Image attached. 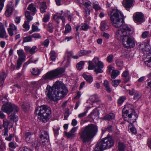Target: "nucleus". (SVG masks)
Returning <instances> with one entry per match:
<instances>
[{
	"mask_svg": "<svg viewBox=\"0 0 151 151\" xmlns=\"http://www.w3.org/2000/svg\"><path fill=\"white\" fill-rule=\"evenodd\" d=\"M131 31L127 25H124L115 32V37L119 40H122L123 46L127 48L133 47L135 45L134 39L130 36Z\"/></svg>",
	"mask_w": 151,
	"mask_h": 151,
	"instance_id": "1",
	"label": "nucleus"
},
{
	"mask_svg": "<svg viewBox=\"0 0 151 151\" xmlns=\"http://www.w3.org/2000/svg\"><path fill=\"white\" fill-rule=\"evenodd\" d=\"M98 131L97 127L90 124L82 129L79 133L80 139L84 143L90 141L95 135Z\"/></svg>",
	"mask_w": 151,
	"mask_h": 151,
	"instance_id": "2",
	"label": "nucleus"
},
{
	"mask_svg": "<svg viewBox=\"0 0 151 151\" xmlns=\"http://www.w3.org/2000/svg\"><path fill=\"white\" fill-rule=\"evenodd\" d=\"M122 116L124 120L131 124L135 122L138 117L133 106L130 104L125 105L122 110Z\"/></svg>",
	"mask_w": 151,
	"mask_h": 151,
	"instance_id": "3",
	"label": "nucleus"
},
{
	"mask_svg": "<svg viewBox=\"0 0 151 151\" xmlns=\"http://www.w3.org/2000/svg\"><path fill=\"white\" fill-rule=\"evenodd\" d=\"M110 19L113 26L116 28L121 29L122 26L126 24H123L124 17L121 12L117 9L112 10L110 14Z\"/></svg>",
	"mask_w": 151,
	"mask_h": 151,
	"instance_id": "4",
	"label": "nucleus"
},
{
	"mask_svg": "<svg viewBox=\"0 0 151 151\" xmlns=\"http://www.w3.org/2000/svg\"><path fill=\"white\" fill-rule=\"evenodd\" d=\"M54 97L59 100L64 97L68 93V90L66 86L61 82L57 81L54 84Z\"/></svg>",
	"mask_w": 151,
	"mask_h": 151,
	"instance_id": "5",
	"label": "nucleus"
},
{
	"mask_svg": "<svg viewBox=\"0 0 151 151\" xmlns=\"http://www.w3.org/2000/svg\"><path fill=\"white\" fill-rule=\"evenodd\" d=\"M36 114H38V119L43 122H47L51 114V108L47 106H43L37 108L36 110Z\"/></svg>",
	"mask_w": 151,
	"mask_h": 151,
	"instance_id": "6",
	"label": "nucleus"
},
{
	"mask_svg": "<svg viewBox=\"0 0 151 151\" xmlns=\"http://www.w3.org/2000/svg\"><path fill=\"white\" fill-rule=\"evenodd\" d=\"M114 141L111 137H106L103 139L96 145L95 150L96 151H103L110 148L114 145Z\"/></svg>",
	"mask_w": 151,
	"mask_h": 151,
	"instance_id": "7",
	"label": "nucleus"
},
{
	"mask_svg": "<svg viewBox=\"0 0 151 151\" xmlns=\"http://www.w3.org/2000/svg\"><path fill=\"white\" fill-rule=\"evenodd\" d=\"M139 46L140 49L142 50L144 54H147L144 59L145 64L151 68V51L150 46L146 43L140 44Z\"/></svg>",
	"mask_w": 151,
	"mask_h": 151,
	"instance_id": "8",
	"label": "nucleus"
},
{
	"mask_svg": "<svg viewBox=\"0 0 151 151\" xmlns=\"http://www.w3.org/2000/svg\"><path fill=\"white\" fill-rule=\"evenodd\" d=\"M65 69L63 68H58L47 73L42 77L43 79H51L53 78L60 77L65 72Z\"/></svg>",
	"mask_w": 151,
	"mask_h": 151,
	"instance_id": "9",
	"label": "nucleus"
},
{
	"mask_svg": "<svg viewBox=\"0 0 151 151\" xmlns=\"http://www.w3.org/2000/svg\"><path fill=\"white\" fill-rule=\"evenodd\" d=\"M1 109L3 111L6 113L8 115H9L12 112H14V113L18 112L19 110V109L17 106L10 103L6 105H3Z\"/></svg>",
	"mask_w": 151,
	"mask_h": 151,
	"instance_id": "10",
	"label": "nucleus"
},
{
	"mask_svg": "<svg viewBox=\"0 0 151 151\" xmlns=\"http://www.w3.org/2000/svg\"><path fill=\"white\" fill-rule=\"evenodd\" d=\"M17 53L19 56V58L17 61L16 69L18 70L21 67L22 62L25 60L26 56L24 51L22 49L17 50Z\"/></svg>",
	"mask_w": 151,
	"mask_h": 151,
	"instance_id": "11",
	"label": "nucleus"
},
{
	"mask_svg": "<svg viewBox=\"0 0 151 151\" xmlns=\"http://www.w3.org/2000/svg\"><path fill=\"white\" fill-rule=\"evenodd\" d=\"M93 62L95 64L94 71L97 74L102 73L103 70L102 69L104 67L103 63L99 61V58L96 57L94 58Z\"/></svg>",
	"mask_w": 151,
	"mask_h": 151,
	"instance_id": "12",
	"label": "nucleus"
},
{
	"mask_svg": "<svg viewBox=\"0 0 151 151\" xmlns=\"http://www.w3.org/2000/svg\"><path fill=\"white\" fill-rule=\"evenodd\" d=\"M133 19L136 23H141L145 21L144 16L141 13H137L134 14L133 16Z\"/></svg>",
	"mask_w": 151,
	"mask_h": 151,
	"instance_id": "13",
	"label": "nucleus"
},
{
	"mask_svg": "<svg viewBox=\"0 0 151 151\" xmlns=\"http://www.w3.org/2000/svg\"><path fill=\"white\" fill-rule=\"evenodd\" d=\"M134 2V0H123L122 5L127 10L129 11L130 8L133 6Z\"/></svg>",
	"mask_w": 151,
	"mask_h": 151,
	"instance_id": "14",
	"label": "nucleus"
},
{
	"mask_svg": "<svg viewBox=\"0 0 151 151\" xmlns=\"http://www.w3.org/2000/svg\"><path fill=\"white\" fill-rule=\"evenodd\" d=\"M54 85L53 87H51L49 85H47L46 89V92L47 96L51 99H53L54 97V94L52 93V91H54Z\"/></svg>",
	"mask_w": 151,
	"mask_h": 151,
	"instance_id": "15",
	"label": "nucleus"
},
{
	"mask_svg": "<svg viewBox=\"0 0 151 151\" xmlns=\"http://www.w3.org/2000/svg\"><path fill=\"white\" fill-rule=\"evenodd\" d=\"M53 18L57 23H59L60 22L59 19H61L63 23L64 24H65V20L62 13H57V14L54 15Z\"/></svg>",
	"mask_w": 151,
	"mask_h": 151,
	"instance_id": "16",
	"label": "nucleus"
},
{
	"mask_svg": "<svg viewBox=\"0 0 151 151\" xmlns=\"http://www.w3.org/2000/svg\"><path fill=\"white\" fill-rule=\"evenodd\" d=\"M129 94L131 95H134L133 99L134 100H138L141 97V95L139 93L134 89L129 90Z\"/></svg>",
	"mask_w": 151,
	"mask_h": 151,
	"instance_id": "17",
	"label": "nucleus"
},
{
	"mask_svg": "<svg viewBox=\"0 0 151 151\" xmlns=\"http://www.w3.org/2000/svg\"><path fill=\"white\" fill-rule=\"evenodd\" d=\"M99 112L97 109L93 110L91 113L88 115L89 118H92L93 119H97L99 116Z\"/></svg>",
	"mask_w": 151,
	"mask_h": 151,
	"instance_id": "18",
	"label": "nucleus"
},
{
	"mask_svg": "<svg viewBox=\"0 0 151 151\" xmlns=\"http://www.w3.org/2000/svg\"><path fill=\"white\" fill-rule=\"evenodd\" d=\"M33 133L31 132H27L25 133V138L26 141L28 143H30L32 140Z\"/></svg>",
	"mask_w": 151,
	"mask_h": 151,
	"instance_id": "19",
	"label": "nucleus"
},
{
	"mask_svg": "<svg viewBox=\"0 0 151 151\" xmlns=\"http://www.w3.org/2000/svg\"><path fill=\"white\" fill-rule=\"evenodd\" d=\"M49 137L48 134L46 132H44L43 134L40 135V137L41 140H42V143L43 145H45V142L46 141H48Z\"/></svg>",
	"mask_w": 151,
	"mask_h": 151,
	"instance_id": "20",
	"label": "nucleus"
},
{
	"mask_svg": "<svg viewBox=\"0 0 151 151\" xmlns=\"http://www.w3.org/2000/svg\"><path fill=\"white\" fill-rule=\"evenodd\" d=\"M6 77V73L2 71L0 73V86H3L5 78Z\"/></svg>",
	"mask_w": 151,
	"mask_h": 151,
	"instance_id": "21",
	"label": "nucleus"
},
{
	"mask_svg": "<svg viewBox=\"0 0 151 151\" xmlns=\"http://www.w3.org/2000/svg\"><path fill=\"white\" fill-rule=\"evenodd\" d=\"M100 28L101 30L103 31L108 29L109 27L107 23L105 21H104L101 22Z\"/></svg>",
	"mask_w": 151,
	"mask_h": 151,
	"instance_id": "22",
	"label": "nucleus"
},
{
	"mask_svg": "<svg viewBox=\"0 0 151 151\" xmlns=\"http://www.w3.org/2000/svg\"><path fill=\"white\" fill-rule=\"evenodd\" d=\"M14 8H12L10 7H7L5 13V15L7 17H9L12 14Z\"/></svg>",
	"mask_w": 151,
	"mask_h": 151,
	"instance_id": "23",
	"label": "nucleus"
},
{
	"mask_svg": "<svg viewBox=\"0 0 151 151\" xmlns=\"http://www.w3.org/2000/svg\"><path fill=\"white\" fill-rule=\"evenodd\" d=\"M89 100L93 103H97L100 101L98 97L96 95H93L91 96Z\"/></svg>",
	"mask_w": 151,
	"mask_h": 151,
	"instance_id": "24",
	"label": "nucleus"
},
{
	"mask_svg": "<svg viewBox=\"0 0 151 151\" xmlns=\"http://www.w3.org/2000/svg\"><path fill=\"white\" fill-rule=\"evenodd\" d=\"M47 8L46 4L45 2H42L40 4V10L41 12L43 13L46 12Z\"/></svg>",
	"mask_w": 151,
	"mask_h": 151,
	"instance_id": "25",
	"label": "nucleus"
},
{
	"mask_svg": "<svg viewBox=\"0 0 151 151\" xmlns=\"http://www.w3.org/2000/svg\"><path fill=\"white\" fill-rule=\"evenodd\" d=\"M25 17L27 20V21L30 22L33 19V17L31 15L30 12L28 11H26L25 12Z\"/></svg>",
	"mask_w": 151,
	"mask_h": 151,
	"instance_id": "26",
	"label": "nucleus"
},
{
	"mask_svg": "<svg viewBox=\"0 0 151 151\" xmlns=\"http://www.w3.org/2000/svg\"><path fill=\"white\" fill-rule=\"evenodd\" d=\"M27 9L33 12V13L34 15L35 14L37 11L35 7L33 4H31L29 5Z\"/></svg>",
	"mask_w": 151,
	"mask_h": 151,
	"instance_id": "27",
	"label": "nucleus"
},
{
	"mask_svg": "<svg viewBox=\"0 0 151 151\" xmlns=\"http://www.w3.org/2000/svg\"><path fill=\"white\" fill-rule=\"evenodd\" d=\"M83 78L87 81L89 83H91L93 81V77L90 76H88L85 73L83 74Z\"/></svg>",
	"mask_w": 151,
	"mask_h": 151,
	"instance_id": "28",
	"label": "nucleus"
},
{
	"mask_svg": "<svg viewBox=\"0 0 151 151\" xmlns=\"http://www.w3.org/2000/svg\"><path fill=\"white\" fill-rule=\"evenodd\" d=\"M104 85L105 87L106 90L107 92H110L111 91V90L109 87V82L107 80H106L104 81Z\"/></svg>",
	"mask_w": 151,
	"mask_h": 151,
	"instance_id": "29",
	"label": "nucleus"
},
{
	"mask_svg": "<svg viewBox=\"0 0 151 151\" xmlns=\"http://www.w3.org/2000/svg\"><path fill=\"white\" fill-rule=\"evenodd\" d=\"M22 107L23 111L26 112L29 109V104L28 103H23L22 105Z\"/></svg>",
	"mask_w": 151,
	"mask_h": 151,
	"instance_id": "30",
	"label": "nucleus"
},
{
	"mask_svg": "<svg viewBox=\"0 0 151 151\" xmlns=\"http://www.w3.org/2000/svg\"><path fill=\"white\" fill-rule=\"evenodd\" d=\"M29 22L25 21L23 25V27L24 29V31H28L30 28V25L29 24Z\"/></svg>",
	"mask_w": 151,
	"mask_h": 151,
	"instance_id": "31",
	"label": "nucleus"
},
{
	"mask_svg": "<svg viewBox=\"0 0 151 151\" xmlns=\"http://www.w3.org/2000/svg\"><path fill=\"white\" fill-rule=\"evenodd\" d=\"M120 74V72L117 70H114L112 71L111 77L112 78H115Z\"/></svg>",
	"mask_w": 151,
	"mask_h": 151,
	"instance_id": "32",
	"label": "nucleus"
},
{
	"mask_svg": "<svg viewBox=\"0 0 151 151\" xmlns=\"http://www.w3.org/2000/svg\"><path fill=\"white\" fill-rule=\"evenodd\" d=\"M90 28V27L86 23L81 24V30H82L84 31H86L88 29Z\"/></svg>",
	"mask_w": 151,
	"mask_h": 151,
	"instance_id": "33",
	"label": "nucleus"
},
{
	"mask_svg": "<svg viewBox=\"0 0 151 151\" xmlns=\"http://www.w3.org/2000/svg\"><path fill=\"white\" fill-rule=\"evenodd\" d=\"M122 76L123 77L125 78V81L126 82H127L129 80V73L128 71H124L122 73Z\"/></svg>",
	"mask_w": 151,
	"mask_h": 151,
	"instance_id": "34",
	"label": "nucleus"
},
{
	"mask_svg": "<svg viewBox=\"0 0 151 151\" xmlns=\"http://www.w3.org/2000/svg\"><path fill=\"white\" fill-rule=\"evenodd\" d=\"M84 62L83 61H81L78 63L76 65V67L78 70H80L83 68Z\"/></svg>",
	"mask_w": 151,
	"mask_h": 151,
	"instance_id": "35",
	"label": "nucleus"
},
{
	"mask_svg": "<svg viewBox=\"0 0 151 151\" xmlns=\"http://www.w3.org/2000/svg\"><path fill=\"white\" fill-rule=\"evenodd\" d=\"M10 122L6 119H4L3 120V126L4 128H8Z\"/></svg>",
	"mask_w": 151,
	"mask_h": 151,
	"instance_id": "36",
	"label": "nucleus"
},
{
	"mask_svg": "<svg viewBox=\"0 0 151 151\" xmlns=\"http://www.w3.org/2000/svg\"><path fill=\"white\" fill-rule=\"evenodd\" d=\"M91 51L90 50L87 51L86 50H81L79 53V56H82L85 55H87L90 53Z\"/></svg>",
	"mask_w": 151,
	"mask_h": 151,
	"instance_id": "37",
	"label": "nucleus"
},
{
	"mask_svg": "<svg viewBox=\"0 0 151 151\" xmlns=\"http://www.w3.org/2000/svg\"><path fill=\"white\" fill-rule=\"evenodd\" d=\"M114 115L113 113H110L106 115L105 116V118L106 119L110 120L114 119Z\"/></svg>",
	"mask_w": 151,
	"mask_h": 151,
	"instance_id": "38",
	"label": "nucleus"
},
{
	"mask_svg": "<svg viewBox=\"0 0 151 151\" xmlns=\"http://www.w3.org/2000/svg\"><path fill=\"white\" fill-rule=\"evenodd\" d=\"M50 55L51 60L52 61H55L56 57L55 52L54 51H51Z\"/></svg>",
	"mask_w": 151,
	"mask_h": 151,
	"instance_id": "39",
	"label": "nucleus"
},
{
	"mask_svg": "<svg viewBox=\"0 0 151 151\" xmlns=\"http://www.w3.org/2000/svg\"><path fill=\"white\" fill-rule=\"evenodd\" d=\"M7 35L5 29L0 31V37L4 38V37L6 38Z\"/></svg>",
	"mask_w": 151,
	"mask_h": 151,
	"instance_id": "40",
	"label": "nucleus"
},
{
	"mask_svg": "<svg viewBox=\"0 0 151 151\" xmlns=\"http://www.w3.org/2000/svg\"><path fill=\"white\" fill-rule=\"evenodd\" d=\"M32 73L34 75H37L40 73V71L37 68H33L31 71Z\"/></svg>",
	"mask_w": 151,
	"mask_h": 151,
	"instance_id": "41",
	"label": "nucleus"
},
{
	"mask_svg": "<svg viewBox=\"0 0 151 151\" xmlns=\"http://www.w3.org/2000/svg\"><path fill=\"white\" fill-rule=\"evenodd\" d=\"M9 117L10 119L14 121L15 122H16L18 120V117L17 116L15 115L14 114H12L9 116Z\"/></svg>",
	"mask_w": 151,
	"mask_h": 151,
	"instance_id": "42",
	"label": "nucleus"
},
{
	"mask_svg": "<svg viewBox=\"0 0 151 151\" xmlns=\"http://www.w3.org/2000/svg\"><path fill=\"white\" fill-rule=\"evenodd\" d=\"M50 18V14H47L44 15L42 21L45 22H47L49 21Z\"/></svg>",
	"mask_w": 151,
	"mask_h": 151,
	"instance_id": "43",
	"label": "nucleus"
},
{
	"mask_svg": "<svg viewBox=\"0 0 151 151\" xmlns=\"http://www.w3.org/2000/svg\"><path fill=\"white\" fill-rule=\"evenodd\" d=\"M32 36H29L24 37L23 40V41L24 42H26L31 41H32Z\"/></svg>",
	"mask_w": 151,
	"mask_h": 151,
	"instance_id": "44",
	"label": "nucleus"
},
{
	"mask_svg": "<svg viewBox=\"0 0 151 151\" xmlns=\"http://www.w3.org/2000/svg\"><path fill=\"white\" fill-rule=\"evenodd\" d=\"M66 136L68 138H72L75 136V134L73 133L70 131L66 134Z\"/></svg>",
	"mask_w": 151,
	"mask_h": 151,
	"instance_id": "45",
	"label": "nucleus"
},
{
	"mask_svg": "<svg viewBox=\"0 0 151 151\" xmlns=\"http://www.w3.org/2000/svg\"><path fill=\"white\" fill-rule=\"evenodd\" d=\"M120 81L118 80H114L112 82V85L114 87L117 86L119 84Z\"/></svg>",
	"mask_w": 151,
	"mask_h": 151,
	"instance_id": "46",
	"label": "nucleus"
},
{
	"mask_svg": "<svg viewBox=\"0 0 151 151\" xmlns=\"http://www.w3.org/2000/svg\"><path fill=\"white\" fill-rule=\"evenodd\" d=\"M125 148L124 145L121 142L119 143L118 149L120 151H123Z\"/></svg>",
	"mask_w": 151,
	"mask_h": 151,
	"instance_id": "47",
	"label": "nucleus"
},
{
	"mask_svg": "<svg viewBox=\"0 0 151 151\" xmlns=\"http://www.w3.org/2000/svg\"><path fill=\"white\" fill-rule=\"evenodd\" d=\"M116 65L118 67H121L123 66V62L121 60L118 59L116 60Z\"/></svg>",
	"mask_w": 151,
	"mask_h": 151,
	"instance_id": "48",
	"label": "nucleus"
},
{
	"mask_svg": "<svg viewBox=\"0 0 151 151\" xmlns=\"http://www.w3.org/2000/svg\"><path fill=\"white\" fill-rule=\"evenodd\" d=\"M67 53L68 54V56L69 57H71L74 59H77L78 58V56L77 55H73V52L72 51L67 52Z\"/></svg>",
	"mask_w": 151,
	"mask_h": 151,
	"instance_id": "49",
	"label": "nucleus"
},
{
	"mask_svg": "<svg viewBox=\"0 0 151 151\" xmlns=\"http://www.w3.org/2000/svg\"><path fill=\"white\" fill-rule=\"evenodd\" d=\"M88 69L90 70H92L94 68H95V65H94L93 63L91 61L88 62Z\"/></svg>",
	"mask_w": 151,
	"mask_h": 151,
	"instance_id": "50",
	"label": "nucleus"
},
{
	"mask_svg": "<svg viewBox=\"0 0 151 151\" xmlns=\"http://www.w3.org/2000/svg\"><path fill=\"white\" fill-rule=\"evenodd\" d=\"M65 30L64 32L65 33H67L69 32L71 30V27L69 24H67L65 27Z\"/></svg>",
	"mask_w": 151,
	"mask_h": 151,
	"instance_id": "51",
	"label": "nucleus"
},
{
	"mask_svg": "<svg viewBox=\"0 0 151 151\" xmlns=\"http://www.w3.org/2000/svg\"><path fill=\"white\" fill-rule=\"evenodd\" d=\"M93 7L96 10H98L101 9V8L99 6L98 3L97 2H96L95 3H93Z\"/></svg>",
	"mask_w": 151,
	"mask_h": 151,
	"instance_id": "52",
	"label": "nucleus"
},
{
	"mask_svg": "<svg viewBox=\"0 0 151 151\" xmlns=\"http://www.w3.org/2000/svg\"><path fill=\"white\" fill-rule=\"evenodd\" d=\"M126 99V98L124 97H120L118 100V103L119 104H122Z\"/></svg>",
	"mask_w": 151,
	"mask_h": 151,
	"instance_id": "53",
	"label": "nucleus"
},
{
	"mask_svg": "<svg viewBox=\"0 0 151 151\" xmlns=\"http://www.w3.org/2000/svg\"><path fill=\"white\" fill-rule=\"evenodd\" d=\"M5 148V143L1 140H0V149L1 150H3Z\"/></svg>",
	"mask_w": 151,
	"mask_h": 151,
	"instance_id": "54",
	"label": "nucleus"
},
{
	"mask_svg": "<svg viewBox=\"0 0 151 151\" xmlns=\"http://www.w3.org/2000/svg\"><path fill=\"white\" fill-rule=\"evenodd\" d=\"M8 28L13 30H15L17 29V27L14 24L12 23L10 24L9 28Z\"/></svg>",
	"mask_w": 151,
	"mask_h": 151,
	"instance_id": "55",
	"label": "nucleus"
},
{
	"mask_svg": "<svg viewBox=\"0 0 151 151\" xmlns=\"http://www.w3.org/2000/svg\"><path fill=\"white\" fill-rule=\"evenodd\" d=\"M32 37H33L35 39H40L41 36L40 34L38 33H35L31 35Z\"/></svg>",
	"mask_w": 151,
	"mask_h": 151,
	"instance_id": "56",
	"label": "nucleus"
},
{
	"mask_svg": "<svg viewBox=\"0 0 151 151\" xmlns=\"http://www.w3.org/2000/svg\"><path fill=\"white\" fill-rule=\"evenodd\" d=\"M37 48V47L35 46H33L32 48H30V53L31 54L35 53L36 51Z\"/></svg>",
	"mask_w": 151,
	"mask_h": 151,
	"instance_id": "57",
	"label": "nucleus"
},
{
	"mask_svg": "<svg viewBox=\"0 0 151 151\" xmlns=\"http://www.w3.org/2000/svg\"><path fill=\"white\" fill-rule=\"evenodd\" d=\"M113 56L112 54H110L107 58V60L109 63H111L113 61Z\"/></svg>",
	"mask_w": 151,
	"mask_h": 151,
	"instance_id": "58",
	"label": "nucleus"
},
{
	"mask_svg": "<svg viewBox=\"0 0 151 151\" xmlns=\"http://www.w3.org/2000/svg\"><path fill=\"white\" fill-rule=\"evenodd\" d=\"M5 0H0V12H1L4 7V2Z\"/></svg>",
	"mask_w": 151,
	"mask_h": 151,
	"instance_id": "59",
	"label": "nucleus"
},
{
	"mask_svg": "<svg viewBox=\"0 0 151 151\" xmlns=\"http://www.w3.org/2000/svg\"><path fill=\"white\" fill-rule=\"evenodd\" d=\"M87 112L88 111H86L81 113L79 114L78 115V117L80 119H81V118L85 116H86Z\"/></svg>",
	"mask_w": 151,
	"mask_h": 151,
	"instance_id": "60",
	"label": "nucleus"
},
{
	"mask_svg": "<svg viewBox=\"0 0 151 151\" xmlns=\"http://www.w3.org/2000/svg\"><path fill=\"white\" fill-rule=\"evenodd\" d=\"M49 43V40L48 39L45 40L42 43V45L44 46V47H47Z\"/></svg>",
	"mask_w": 151,
	"mask_h": 151,
	"instance_id": "61",
	"label": "nucleus"
},
{
	"mask_svg": "<svg viewBox=\"0 0 151 151\" xmlns=\"http://www.w3.org/2000/svg\"><path fill=\"white\" fill-rule=\"evenodd\" d=\"M32 30L34 31V32H39L40 30L37 26L33 24L32 25Z\"/></svg>",
	"mask_w": 151,
	"mask_h": 151,
	"instance_id": "62",
	"label": "nucleus"
},
{
	"mask_svg": "<svg viewBox=\"0 0 151 151\" xmlns=\"http://www.w3.org/2000/svg\"><path fill=\"white\" fill-rule=\"evenodd\" d=\"M48 27L49 28V31L51 33L53 31V28L52 24L50 23H49L48 25Z\"/></svg>",
	"mask_w": 151,
	"mask_h": 151,
	"instance_id": "63",
	"label": "nucleus"
},
{
	"mask_svg": "<svg viewBox=\"0 0 151 151\" xmlns=\"http://www.w3.org/2000/svg\"><path fill=\"white\" fill-rule=\"evenodd\" d=\"M14 134H10L8 137H6L5 138V139L8 141H9L12 140V139L13 137Z\"/></svg>",
	"mask_w": 151,
	"mask_h": 151,
	"instance_id": "64",
	"label": "nucleus"
}]
</instances>
